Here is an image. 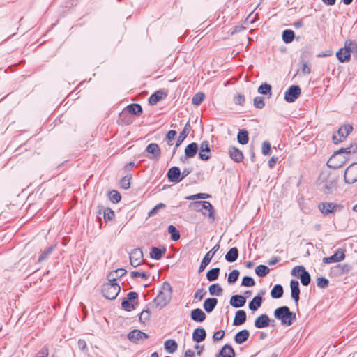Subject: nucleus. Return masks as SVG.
I'll list each match as a JSON object with an SVG mask.
<instances>
[{
	"label": "nucleus",
	"mask_w": 357,
	"mask_h": 357,
	"mask_svg": "<svg viewBox=\"0 0 357 357\" xmlns=\"http://www.w3.org/2000/svg\"><path fill=\"white\" fill-rule=\"evenodd\" d=\"M172 296V288L169 282H165L157 296L149 305L153 308L162 309L169 303Z\"/></svg>",
	"instance_id": "1"
},
{
	"label": "nucleus",
	"mask_w": 357,
	"mask_h": 357,
	"mask_svg": "<svg viewBox=\"0 0 357 357\" xmlns=\"http://www.w3.org/2000/svg\"><path fill=\"white\" fill-rule=\"evenodd\" d=\"M275 319L280 320L283 326H289L296 319L295 312L290 311L287 306H281L276 308L274 311Z\"/></svg>",
	"instance_id": "2"
},
{
	"label": "nucleus",
	"mask_w": 357,
	"mask_h": 357,
	"mask_svg": "<svg viewBox=\"0 0 357 357\" xmlns=\"http://www.w3.org/2000/svg\"><path fill=\"white\" fill-rule=\"evenodd\" d=\"M121 291V287L117 282L108 281L102 285L101 291L102 296L109 300H114L116 298Z\"/></svg>",
	"instance_id": "3"
},
{
	"label": "nucleus",
	"mask_w": 357,
	"mask_h": 357,
	"mask_svg": "<svg viewBox=\"0 0 357 357\" xmlns=\"http://www.w3.org/2000/svg\"><path fill=\"white\" fill-rule=\"evenodd\" d=\"M353 50H354V42L351 40H346L344 47L340 48L337 52V59L341 63L349 61L351 59V52Z\"/></svg>",
	"instance_id": "4"
},
{
	"label": "nucleus",
	"mask_w": 357,
	"mask_h": 357,
	"mask_svg": "<svg viewBox=\"0 0 357 357\" xmlns=\"http://www.w3.org/2000/svg\"><path fill=\"white\" fill-rule=\"evenodd\" d=\"M197 211H201L203 215H207L210 218L214 219V209L212 204L208 201H196L190 204Z\"/></svg>",
	"instance_id": "5"
},
{
	"label": "nucleus",
	"mask_w": 357,
	"mask_h": 357,
	"mask_svg": "<svg viewBox=\"0 0 357 357\" xmlns=\"http://www.w3.org/2000/svg\"><path fill=\"white\" fill-rule=\"evenodd\" d=\"M349 159V156L341 155L336 151L328 160L327 165L332 169H339L342 167Z\"/></svg>",
	"instance_id": "6"
},
{
	"label": "nucleus",
	"mask_w": 357,
	"mask_h": 357,
	"mask_svg": "<svg viewBox=\"0 0 357 357\" xmlns=\"http://www.w3.org/2000/svg\"><path fill=\"white\" fill-rule=\"evenodd\" d=\"M291 275L300 278L303 286H307L310 284L311 276L303 266H296L293 268Z\"/></svg>",
	"instance_id": "7"
},
{
	"label": "nucleus",
	"mask_w": 357,
	"mask_h": 357,
	"mask_svg": "<svg viewBox=\"0 0 357 357\" xmlns=\"http://www.w3.org/2000/svg\"><path fill=\"white\" fill-rule=\"evenodd\" d=\"M344 181L347 183L351 184L357 181V162L350 165L344 171Z\"/></svg>",
	"instance_id": "8"
},
{
	"label": "nucleus",
	"mask_w": 357,
	"mask_h": 357,
	"mask_svg": "<svg viewBox=\"0 0 357 357\" xmlns=\"http://www.w3.org/2000/svg\"><path fill=\"white\" fill-rule=\"evenodd\" d=\"M301 90L298 85H291L284 93V100L289 103L294 102L300 96Z\"/></svg>",
	"instance_id": "9"
},
{
	"label": "nucleus",
	"mask_w": 357,
	"mask_h": 357,
	"mask_svg": "<svg viewBox=\"0 0 357 357\" xmlns=\"http://www.w3.org/2000/svg\"><path fill=\"white\" fill-rule=\"evenodd\" d=\"M128 339L135 344L143 342L149 337V335L138 329L132 330L128 335Z\"/></svg>",
	"instance_id": "10"
},
{
	"label": "nucleus",
	"mask_w": 357,
	"mask_h": 357,
	"mask_svg": "<svg viewBox=\"0 0 357 357\" xmlns=\"http://www.w3.org/2000/svg\"><path fill=\"white\" fill-rule=\"evenodd\" d=\"M220 245L218 244H216L213 248L208 251L205 256L204 257L200 266L199 267L198 272L202 273L204 271V269L206 268V266L210 264L212 258L215 255V254L217 252V251L219 250Z\"/></svg>",
	"instance_id": "11"
},
{
	"label": "nucleus",
	"mask_w": 357,
	"mask_h": 357,
	"mask_svg": "<svg viewBox=\"0 0 357 357\" xmlns=\"http://www.w3.org/2000/svg\"><path fill=\"white\" fill-rule=\"evenodd\" d=\"M138 298V294L135 291H130L127 296L122 300L121 307L128 312H130L135 308L134 305L131 303Z\"/></svg>",
	"instance_id": "12"
},
{
	"label": "nucleus",
	"mask_w": 357,
	"mask_h": 357,
	"mask_svg": "<svg viewBox=\"0 0 357 357\" xmlns=\"http://www.w3.org/2000/svg\"><path fill=\"white\" fill-rule=\"evenodd\" d=\"M318 208L324 215H328L342 206L332 202H323L319 204Z\"/></svg>",
	"instance_id": "13"
},
{
	"label": "nucleus",
	"mask_w": 357,
	"mask_h": 357,
	"mask_svg": "<svg viewBox=\"0 0 357 357\" xmlns=\"http://www.w3.org/2000/svg\"><path fill=\"white\" fill-rule=\"evenodd\" d=\"M345 257L344 250L339 248L331 256L323 258V262L325 264L337 263L342 261Z\"/></svg>",
	"instance_id": "14"
},
{
	"label": "nucleus",
	"mask_w": 357,
	"mask_h": 357,
	"mask_svg": "<svg viewBox=\"0 0 357 357\" xmlns=\"http://www.w3.org/2000/svg\"><path fill=\"white\" fill-rule=\"evenodd\" d=\"M146 152L151 154L146 157L150 160H158L161 155V150L159 146L155 143L149 144L146 148Z\"/></svg>",
	"instance_id": "15"
},
{
	"label": "nucleus",
	"mask_w": 357,
	"mask_h": 357,
	"mask_svg": "<svg viewBox=\"0 0 357 357\" xmlns=\"http://www.w3.org/2000/svg\"><path fill=\"white\" fill-rule=\"evenodd\" d=\"M142 257L143 252L140 248L133 249L130 254V264L134 267L138 266L141 264Z\"/></svg>",
	"instance_id": "16"
},
{
	"label": "nucleus",
	"mask_w": 357,
	"mask_h": 357,
	"mask_svg": "<svg viewBox=\"0 0 357 357\" xmlns=\"http://www.w3.org/2000/svg\"><path fill=\"white\" fill-rule=\"evenodd\" d=\"M181 174L180 169L178 167L174 166L168 170L167 176L169 181L176 183L182 181Z\"/></svg>",
	"instance_id": "17"
},
{
	"label": "nucleus",
	"mask_w": 357,
	"mask_h": 357,
	"mask_svg": "<svg viewBox=\"0 0 357 357\" xmlns=\"http://www.w3.org/2000/svg\"><path fill=\"white\" fill-rule=\"evenodd\" d=\"M190 130H191V126L190 125V123L187 122L186 124L185 125L183 130L180 132L179 136L176 140L175 147L172 152V156H174V155L175 154L177 147H178L181 145V144L183 142V140L189 135V132Z\"/></svg>",
	"instance_id": "18"
},
{
	"label": "nucleus",
	"mask_w": 357,
	"mask_h": 357,
	"mask_svg": "<svg viewBox=\"0 0 357 357\" xmlns=\"http://www.w3.org/2000/svg\"><path fill=\"white\" fill-rule=\"evenodd\" d=\"M291 297L294 301L296 305L298 306L300 298L299 282L297 280H292L290 282Z\"/></svg>",
	"instance_id": "19"
},
{
	"label": "nucleus",
	"mask_w": 357,
	"mask_h": 357,
	"mask_svg": "<svg viewBox=\"0 0 357 357\" xmlns=\"http://www.w3.org/2000/svg\"><path fill=\"white\" fill-rule=\"evenodd\" d=\"M265 291H261L257 296H255L252 301L249 303L248 307L249 309L252 311H256L259 308L261 305L263 301V295H264Z\"/></svg>",
	"instance_id": "20"
},
{
	"label": "nucleus",
	"mask_w": 357,
	"mask_h": 357,
	"mask_svg": "<svg viewBox=\"0 0 357 357\" xmlns=\"http://www.w3.org/2000/svg\"><path fill=\"white\" fill-rule=\"evenodd\" d=\"M200 152L199 153V158L202 160H208L211 158V155L205 153L211 152V148L209 145V142L208 141L202 142L199 146Z\"/></svg>",
	"instance_id": "21"
},
{
	"label": "nucleus",
	"mask_w": 357,
	"mask_h": 357,
	"mask_svg": "<svg viewBox=\"0 0 357 357\" xmlns=\"http://www.w3.org/2000/svg\"><path fill=\"white\" fill-rule=\"evenodd\" d=\"M102 213L106 222L112 220L114 217V212L110 208H105L102 206H98V218H99Z\"/></svg>",
	"instance_id": "22"
},
{
	"label": "nucleus",
	"mask_w": 357,
	"mask_h": 357,
	"mask_svg": "<svg viewBox=\"0 0 357 357\" xmlns=\"http://www.w3.org/2000/svg\"><path fill=\"white\" fill-rule=\"evenodd\" d=\"M270 319L266 314H261L255 320V326L257 328H263L267 327L270 324Z\"/></svg>",
	"instance_id": "23"
},
{
	"label": "nucleus",
	"mask_w": 357,
	"mask_h": 357,
	"mask_svg": "<svg viewBox=\"0 0 357 357\" xmlns=\"http://www.w3.org/2000/svg\"><path fill=\"white\" fill-rule=\"evenodd\" d=\"M127 273V271L124 268H117L116 270L111 271L107 275V280L116 282L118 278H120Z\"/></svg>",
	"instance_id": "24"
},
{
	"label": "nucleus",
	"mask_w": 357,
	"mask_h": 357,
	"mask_svg": "<svg viewBox=\"0 0 357 357\" xmlns=\"http://www.w3.org/2000/svg\"><path fill=\"white\" fill-rule=\"evenodd\" d=\"M199 150L196 142L189 144L185 149V159L193 158Z\"/></svg>",
	"instance_id": "25"
},
{
	"label": "nucleus",
	"mask_w": 357,
	"mask_h": 357,
	"mask_svg": "<svg viewBox=\"0 0 357 357\" xmlns=\"http://www.w3.org/2000/svg\"><path fill=\"white\" fill-rule=\"evenodd\" d=\"M246 303V299L241 295H234L231 297L229 303L236 308L243 307Z\"/></svg>",
	"instance_id": "26"
},
{
	"label": "nucleus",
	"mask_w": 357,
	"mask_h": 357,
	"mask_svg": "<svg viewBox=\"0 0 357 357\" xmlns=\"http://www.w3.org/2000/svg\"><path fill=\"white\" fill-rule=\"evenodd\" d=\"M215 357H235V351L231 345L225 344Z\"/></svg>",
	"instance_id": "27"
},
{
	"label": "nucleus",
	"mask_w": 357,
	"mask_h": 357,
	"mask_svg": "<svg viewBox=\"0 0 357 357\" xmlns=\"http://www.w3.org/2000/svg\"><path fill=\"white\" fill-rule=\"evenodd\" d=\"M229 153L230 158L236 162H240L243 159V153L235 146L229 147Z\"/></svg>",
	"instance_id": "28"
},
{
	"label": "nucleus",
	"mask_w": 357,
	"mask_h": 357,
	"mask_svg": "<svg viewBox=\"0 0 357 357\" xmlns=\"http://www.w3.org/2000/svg\"><path fill=\"white\" fill-rule=\"evenodd\" d=\"M191 319L196 322H203L206 318V314L199 308L194 309L190 312Z\"/></svg>",
	"instance_id": "29"
},
{
	"label": "nucleus",
	"mask_w": 357,
	"mask_h": 357,
	"mask_svg": "<svg viewBox=\"0 0 357 357\" xmlns=\"http://www.w3.org/2000/svg\"><path fill=\"white\" fill-rule=\"evenodd\" d=\"M250 336V332L247 329H243L238 332L234 336L236 343L241 344L246 342Z\"/></svg>",
	"instance_id": "30"
},
{
	"label": "nucleus",
	"mask_w": 357,
	"mask_h": 357,
	"mask_svg": "<svg viewBox=\"0 0 357 357\" xmlns=\"http://www.w3.org/2000/svg\"><path fill=\"white\" fill-rule=\"evenodd\" d=\"M206 337V332L203 328H196L192 333V340L197 343L204 341Z\"/></svg>",
	"instance_id": "31"
},
{
	"label": "nucleus",
	"mask_w": 357,
	"mask_h": 357,
	"mask_svg": "<svg viewBox=\"0 0 357 357\" xmlns=\"http://www.w3.org/2000/svg\"><path fill=\"white\" fill-rule=\"evenodd\" d=\"M352 267L351 265L348 264H337L333 267V271L336 275H344L349 273V272L351 270Z\"/></svg>",
	"instance_id": "32"
},
{
	"label": "nucleus",
	"mask_w": 357,
	"mask_h": 357,
	"mask_svg": "<svg viewBox=\"0 0 357 357\" xmlns=\"http://www.w3.org/2000/svg\"><path fill=\"white\" fill-rule=\"evenodd\" d=\"M218 304V299L215 298H206L203 304L204 310L210 313L213 311Z\"/></svg>",
	"instance_id": "33"
},
{
	"label": "nucleus",
	"mask_w": 357,
	"mask_h": 357,
	"mask_svg": "<svg viewBox=\"0 0 357 357\" xmlns=\"http://www.w3.org/2000/svg\"><path fill=\"white\" fill-rule=\"evenodd\" d=\"M246 312L243 310H238L235 314V317L233 321L234 326H241L246 321Z\"/></svg>",
	"instance_id": "34"
},
{
	"label": "nucleus",
	"mask_w": 357,
	"mask_h": 357,
	"mask_svg": "<svg viewBox=\"0 0 357 357\" xmlns=\"http://www.w3.org/2000/svg\"><path fill=\"white\" fill-rule=\"evenodd\" d=\"M165 252L166 248L164 246L160 248L152 247L150 252V256L155 260H159Z\"/></svg>",
	"instance_id": "35"
},
{
	"label": "nucleus",
	"mask_w": 357,
	"mask_h": 357,
	"mask_svg": "<svg viewBox=\"0 0 357 357\" xmlns=\"http://www.w3.org/2000/svg\"><path fill=\"white\" fill-rule=\"evenodd\" d=\"M165 93H164L161 90H158L151 95V96L149 98V102L151 105H154L157 102H158L160 100H161L162 98L166 97Z\"/></svg>",
	"instance_id": "36"
},
{
	"label": "nucleus",
	"mask_w": 357,
	"mask_h": 357,
	"mask_svg": "<svg viewBox=\"0 0 357 357\" xmlns=\"http://www.w3.org/2000/svg\"><path fill=\"white\" fill-rule=\"evenodd\" d=\"M238 257V250L236 247L230 248L225 255V259L229 263L234 262Z\"/></svg>",
	"instance_id": "37"
},
{
	"label": "nucleus",
	"mask_w": 357,
	"mask_h": 357,
	"mask_svg": "<svg viewBox=\"0 0 357 357\" xmlns=\"http://www.w3.org/2000/svg\"><path fill=\"white\" fill-rule=\"evenodd\" d=\"M284 294V289L281 284H275L271 291V296L273 298H280Z\"/></svg>",
	"instance_id": "38"
},
{
	"label": "nucleus",
	"mask_w": 357,
	"mask_h": 357,
	"mask_svg": "<svg viewBox=\"0 0 357 357\" xmlns=\"http://www.w3.org/2000/svg\"><path fill=\"white\" fill-rule=\"evenodd\" d=\"M164 347L169 354H173L177 349L178 344L174 340H167L165 342Z\"/></svg>",
	"instance_id": "39"
},
{
	"label": "nucleus",
	"mask_w": 357,
	"mask_h": 357,
	"mask_svg": "<svg viewBox=\"0 0 357 357\" xmlns=\"http://www.w3.org/2000/svg\"><path fill=\"white\" fill-rule=\"evenodd\" d=\"M271 89L272 86L271 84L264 83L259 86L257 91L260 94L268 96V98H270L272 96Z\"/></svg>",
	"instance_id": "40"
},
{
	"label": "nucleus",
	"mask_w": 357,
	"mask_h": 357,
	"mask_svg": "<svg viewBox=\"0 0 357 357\" xmlns=\"http://www.w3.org/2000/svg\"><path fill=\"white\" fill-rule=\"evenodd\" d=\"M337 181L335 178L328 180L324 184L322 188L325 193H330L336 188Z\"/></svg>",
	"instance_id": "41"
},
{
	"label": "nucleus",
	"mask_w": 357,
	"mask_h": 357,
	"mask_svg": "<svg viewBox=\"0 0 357 357\" xmlns=\"http://www.w3.org/2000/svg\"><path fill=\"white\" fill-rule=\"evenodd\" d=\"M352 130H353V127L350 125L342 126L337 130V135L339 137H341L344 139L349 135V133L352 131Z\"/></svg>",
	"instance_id": "42"
},
{
	"label": "nucleus",
	"mask_w": 357,
	"mask_h": 357,
	"mask_svg": "<svg viewBox=\"0 0 357 357\" xmlns=\"http://www.w3.org/2000/svg\"><path fill=\"white\" fill-rule=\"evenodd\" d=\"M127 108L131 114L136 116H139L141 114H142L143 112L142 106L137 103L130 104L127 107Z\"/></svg>",
	"instance_id": "43"
},
{
	"label": "nucleus",
	"mask_w": 357,
	"mask_h": 357,
	"mask_svg": "<svg viewBox=\"0 0 357 357\" xmlns=\"http://www.w3.org/2000/svg\"><path fill=\"white\" fill-rule=\"evenodd\" d=\"M220 268L217 267V268H212L211 270H209L207 273H206V278L208 281L210 282H213V281H215L216 280L218 277H219V275H220Z\"/></svg>",
	"instance_id": "44"
},
{
	"label": "nucleus",
	"mask_w": 357,
	"mask_h": 357,
	"mask_svg": "<svg viewBox=\"0 0 357 357\" xmlns=\"http://www.w3.org/2000/svg\"><path fill=\"white\" fill-rule=\"evenodd\" d=\"M237 140L241 144H246L249 141L248 132L245 130H240L237 135Z\"/></svg>",
	"instance_id": "45"
},
{
	"label": "nucleus",
	"mask_w": 357,
	"mask_h": 357,
	"mask_svg": "<svg viewBox=\"0 0 357 357\" xmlns=\"http://www.w3.org/2000/svg\"><path fill=\"white\" fill-rule=\"evenodd\" d=\"M282 37L285 43H290L294 40L295 33L291 29H286L283 31Z\"/></svg>",
	"instance_id": "46"
},
{
	"label": "nucleus",
	"mask_w": 357,
	"mask_h": 357,
	"mask_svg": "<svg viewBox=\"0 0 357 357\" xmlns=\"http://www.w3.org/2000/svg\"><path fill=\"white\" fill-rule=\"evenodd\" d=\"M55 246H50L46 248L43 252H42L41 255L38 257V262L41 263L43 261L46 260L50 255L52 253L54 250Z\"/></svg>",
	"instance_id": "47"
},
{
	"label": "nucleus",
	"mask_w": 357,
	"mask_h": 357,
	"mask_svg": "<svg viewBox=\"0 0 357 357\" xmlns=\"http://www.w3.org/2000/svg\"><path fill=\"white\" fill-rule=\"evenodd\" d=\"M209 294L219 296L222 294V289L218 283L212 284L208 288Z\"/></svg>",
	"instance_id": "48"
},
{
	"label": "nucleus",
	"mask_w": 357,
	"mask_h": 357,
	"mask_svg": "<svg viewBox=\"0 0 357 357\" xmlns=\"http://www.w3.org/2000/svg\"><path fill=\"white\" fill-rule=\"evenodd\" d=\"M167 231L169 234H170L172 241H176L180 238L179 231L174 225H169L167 228Z\"/></svg>",
	"instance_id": "49"
},
{
	"label": "nucleus",
	"mask_w": 357,
	"mask_h": 357,
	"mask_svg": "<svg viewBox=\"0 0 357 357\" xmlns=\"http://www.w3.org/2000/svg\"><path fill=\"white\" fill-rule=\"evenodd\" d=\"M108 197L109 200L114 204L119 203L121 199V194L115 190H110L108 192Z\"/></svg>",
	"instance_id": "50"
},
{
	"label": "nucleus",
	"mask_w": 357,
	"mask_h": 357,
	"mask_svg": "<svg viewBox=\"0 0 357 357\" xmlns=\"http://www.w3.org/2000/svg\"><path fill=\"white\" fill-rule=\"evenodd\" d=\"M270 272V269L265 265H259L255 268L256 274L259 277H264Z\"/></svg>",
	"instance_id": "51"
},
{
	"label": "nucleus",
	"mask_w": 357,
	"mask_h": 357,
	"mask_svg": "<svg viewBox=\"0 0 357 357\" xmlns=\"http://www.w3.org/2000/svg\"><path fill=\"white\" fill-rule=\"evenodd\" d=\"M205 94L203 92L195 93L192 99V103L195 105H199L204 100Z\"/></svg>",
	"instance_id": "52"
},
{
	"label": "nucleus",
	"mask_w": 357,
	"mask_h": 357,
	"mask_svg": "<svg viewBox=\"0 0 357 357\" xmlns=\"http://www.w3.org/2000/svg\"><path fill=\"white\" fill-rule=\"evenodd\" d=\"M239 275L240 273L238 270H233L228 275V283L230 284L235 283L238 280Z\"/></svg>",
	"instance_id": "53"
},
{
	"label": "nucleus",
	"mask_w": 357,
	"mask_h": 357,
	"mask_svg": "<svg viewBox=\"0 0 357 357\" xmlns=\"http://www.w3.org/2000/svg\"><path fill=\"white\" fill-rule=\"evenodd\" d=\"M253 105L257 109H262L265 106L264 98L261 96L255 97Z\"/></svg>",
	"instance_id": "54"
},
{
	"label": "nucleus",
	"mask_w": 357,
	"mask_h": 357,
	"mask_svg": "<svg viewBox=\"0 0 357 357\" xmlns=\"http://www.w3.org/2000/svg\"><path fill=\"white\" fill-rule=\"evenodd\" d=\"M255 284V282L252 277L245 276L242 279L241 285L244 287H252Z\"/></svg>",
	"instance_id": "55"
},
{
	"label": "nucleus",
	"mask_w": 357,
	"mask_h": 357,
	"mask_svg": "<svg viewBox=\"0 0 357 357\" xmlns=\"http://www.w3.org/2000/svg\"><path fill=\"white\" fill-rule=\"evenodd\" d=\"M271 144L268 141H264L262 143L261 153L264 155H268L271 154Z\"/></svg>",
	"instance_id": "56"
},
{
	"label": "nucleus",
	"mask_w": 357,
	"mask_h": 357,
	"mask_svg": "<svg viewBox=\"0 0 357 357\" xmlns=\"http://www.w3.org/2000/svg\"><path fill=\"white\" fill-rule=\"evenodd\" d=\"M150 311L149 309L144 310L139 314V320L142 323H145L149 319Z\"/></svg>",
	"instance_id": "57"
},
{
	"label": "nucleus",
	"mask_w": 357,
	"mask_h": 357,
	"mask_svg": "<svg viewBox=\"0 0 357 357\" xmlns=\"http://www.w3.org/2000/svg\"><path fill=\"white\" fill-rule=\"evenodd\" d=\"M176 131L174 130H169L166 135V140L168 145L172 146L173 144L172 140L176 136Z\"/></svg>",
	"instance_id": "58"
},
{
	"label": "nucleus",
	"mask_w": 357,
	"mask_h": 357,
	"mask_svg": "<svg viewBox=\"0 0 357 357\" xmlns=\"http://www.w3.org/2000/svg\"><path fill=\"white\" fill-rule=\"evenodd\" d=\"M130 276L132 278H135L136 277H141L144 280H147L149 277V274H148L146 272H139L134 271L130 273Z\"/></svg>",
	"instance_id": "59"
},
{
	"label": "nucleus",
	"mask_w": 357,
	"mask_h": 357,
	"mask_svg": "<svg viewBox=\"0 0 357 357\" xmlns=\"http://www.w3.org/2000/svg\"><path fill=\"white\" fill-rule=\"evenodd\" d=\"M329 281L324 277H319L317 280V284L320 288H326L328 286Z\"/></svg>",
	"instance_id": "60"
},
{
	"label": "nucleus",
	"mask_w": 357,
	"mask_h": 357,
	"mask_svg": "<svg viewBox=\"0 0 357 357\" xmlns=\"http://www.w3.org/2000/svg\"><path fill=\"white\" fill-rule=\"evenodd\" d=\"M166 207V205L162 203H160L157 204L155 207H153L149 212V216L151 217L157 214L158 210L161 208H165Z\"/></svg>",
	"instance_id": "61"
},
{
	"label": "nucleus",
	"mask_w": 357,
	"mask_h": 357,
	"mask_svg": "<svg viewBox=\"0 0 357 357\" xmlns=\"http://www.w3.org/2000/svg\"><path fill=\"white\" fill-rule=\"evenodd\" d=\"M311 56L312 53L307 48L303 50L301 55V62H307Z\"/></svg>",
	"instance_id": "62"
},
{
	"label": "nucleus",
	"mask_w": 357,
	"mask_h": 357,
	"mask_svg": "<svg viewBox=\"0 0 357 357\" xmlns=\"http://www.w3.org/2000/svg\"><path fill=\"white\" fill-rule=\"evenodd\" d=\"M206 294V291L204 289H198L195 293L194 298L198 301H201Z\"/></svg>",
	"instance_id": "63"
},
{
	"label": "nucleus",
	"mask_w": 357,
	"mask_h": 357,
	"mask_svg": "<svg viewBox=\"0 0 357 357\" xmlns=\"http://www.w3.org/2000/svg\"><path fill=\"white\" fill-rule=\"evenodd\" d=\"M130 178L127 177V176H124L121 179V188L125 189V190H127L130 187Z\"/></svg>",
	"instance_id": "64"
}]
</instances>
